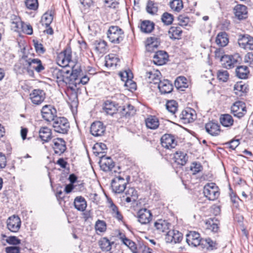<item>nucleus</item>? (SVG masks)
<instances>
[{
  "label": "nucleus",
  "instance_id": "obj_59",
  "mask_svg": "<svg viewBox=\"0 0 253 253\" xmlns=\"http://www.w3.org/2000/svg\"><path fill=\"white\" fill-rule=\"evenodd\" d=\"M178 24L181 26H185L190 21L189 18L184 15H180L177 17Z\"/></svg>",
  "mask_w": 253,
  "mask_h": 253
},
{
  "label": "nucleus",
  "instance_id": "obj_3",
  "mask_svg": "<svg viewBox=\"0 0 253 253\" xmlns=\"http://www.w3.org/2000/svg\"><path fill=\"white\" fill-rule=\"evenodd\" d=\"M107 38L109 41L115 44L122 42L125 37L123 30L117 26H111L107 31Z\"/></svg>",
  "mask_w": 253,
  "mask_h": 253
},
{
  "label": "nucleus",
  "instance_id": "obj_7",
  "mask_svg": "<svg viewBox=\"0 0 253 253\" xmlns=\"http://www.w3.org/2000/svg\"><path fill=\"white\" fill-rule=\"evenodd\" d=\"M41 113L42 118L47 122L53 121L57 117L56 109L50 105L43 106Z\"/></svg>",
  "mask_w": 253,
  "mask_h": 253
},
{
  "label": "nucleus",
  "instance_id": "obj_30",
  "mask_svg": "<svg viewBox=\"0 0 253 253\" xmlns=\"http://www.w3.org/2000/svg\"><path fill=\"white\" fill-rule=\"evenodd\" d=\"M39 133L40 138L43 142H48L51 139V130L47 127H42L41 128Z\"/></svg>",
  "mask_w": 253,
  "mask_h": 253
},
{
  "label": "nucleus",
  "instance_id": "obj_17",
  "mask_svg": "<svg viewBox=\"0 0 253 253\" xmlns=\"http://www.w3.org/2000/svg\"><path fill=\"white\" fill-rule=\"evenodd\" d=\"M179 118L184 124L192 122L196 118L195 112L191 108H187L182 111L179 115Z\"/></svg>",
  "mask_w": 253,
  "mask_h": 253
},
{
  "label": "nucleus",
  "instance_id": "obj_42",
  "mask_svg": "<svg viewBox=\"0 0 253 253\" xmlns=\"http://www.w3.org/2000/svg\"><path fill=\"white\" fill-rule=\"evenodd\" d=\"M154 28L153 22L149 20H144L141 22L140 25L141 31L145 33H151Z\"/></svg>",
  "mask_w": 253,
  "mask_h": 253
},
{
  "label": "nucleus",
  "instance_id": "obj_47",
  "mask_svg": "<svg viewBox=\"0 0 253 253\" xmlns=\"http://www.w3.org/2000/svg\"><path fill=\"white\" fill-rule=\"evenodd\" d=\"M178 104L176 101L170 100L167 101L166 108L172 114H174L177 111Z\"/></svg>",
  "mask_w": 253,
  "mask_h": 253
},
{
  "label": "nucleus",
  "instance_id": "obj_4",
  "mask_svg": "<svg viewBox=\"0 0 253 253\" xmlns=\"http://www.w3.org/2000/svg\"><path fill=\"white\" fill-rule=\"evenodd\" d=\"M54 130L60 133H67L70 125L68 120L65 117H56L53 121L52 124Z\"/></svg>",
  "mask_w": 253,
  "mask_h": 253
},
{
  "label": "nucleus",
  "instance_id": "obj_13",
  "mask_svg": "<svg viewBox=\"0 0 253 253\" xmlns=\"http://www.w3.org/2000/svg\"><path fill=\"white\" fill-rule=\"evenodd\" d=\"M106 127L103 123L100 121L93 122L90 128L91 134L95 137L101 136L105 133Z\"/></svg>",
  "mask_w": 253,
  "mask_h": 253
},
{
  "label": "nucleus",
  "instance_id": "obj_55",
  "mask_svg": "<svg viewBox=\"0 0 253 253\" xmlns=\"http://www.w3.org/2000/svg\"><path fill=\"white\" fill-rule=\"evenodd\" d=\"M217 77L219 81L225 82L229 78V74L226 70H219L217 72Z\"/></svg>",
  "mask_w": 253,
  "mask_h": 253
},
{
  "label": "nucleus",
  "instance_id": "obj_57",
  "mask_svg": "<svg viewBox=\"0 0 253 253\" xmlns=\"http://www.w3.org/2000/svg\"><path fill=\"white\" fill-rule=\"evenodd\" d=\"M95 230L100 232H104L106 229V224L105 221L98 220L95 225Z\"/></svg>",
  "mask_w": 253,
  "mask_h": 253
},
{
  "label": "nucleus",
  "instance_id": "obj_35",
  "mask_svg": "<svg viewBox=\"0 0 253 253\" xmlns=\"http://www.w3.org/2000/svg\"><path fill=\"white\" fill-rule=\"evenodd\" d=\"M187 159V154L182 152H176L173 157L174 162L181 166L185 165Z\"/></svg>",
  "mask_w": 253,
  "mask_h": 253
},
{
  "label": "nucleus",
  "instance_id": "obj_29",
  "mask_svg": "<svg viewBox=\"0 0 253 253\" xmlns=\"http://www.w3.org/2000/svg\"><path fill=\"white\" fill-rule=\"evenodd\" d=\"M146 127L151 129H156L159 126L158 119L155 116L150 115L145 120Z\"/></svg>",
  "mask_w": 253,
  "mask_h": 253
},
{
  "label": "nucleus",
  "instance_id": "obj_19",
  "mask_svg": "<svg viewBox=\"0 0 253 253\" xmlns=\"http://www.w3.org/2000/svg\"><path fill=\"white\" fill-rule=\"evenodd\" d=\"M168 54L166 51H158L153 56V62L156 65H163L168 61Z\"/></svg>",
  "mask_w": 253,
  "mask_h": 253
},
{
  "label": "nucleus",
  "instance_id": "obj_25",
  "mask_svg": "<svg viewBox=\"0 0 253 253\" xmlns=\"http://www.w3.org/2000/svg\"><path fill=\"white\" fill-rule=\"evenodd\" d=\"M206 131L212 136L218 135L220 132V126L218 124L213 122H209L206 124Z\"/></svg>",
  "mask_w": 253,
  "mask_h": 253
},
{
  "label": "nucleus",
  "instance_id": "obj_53",
  "mask_svg": "<svg viewBox=\"0 0 253 253\" xmlns=\"http://www.w3.org/2000/svg\"><path fill=\"white\" fill-rule=\"evenodd\" d=\"M146 10L148 13L154 14L157 12L158 7L153 1L149 0L147 4Z\"/></svg>",
  "mask_w": 253,
  "mask_h": 253
},
{
  "label": "nucleus",
  "instance_id": "obj_24",
  "mask_svg": "<svg viewBox=\"0 0 253 253\" xmlns=\"http://www.w3.org/2000/svg\"><path fill=\"white\" fill-rule=\"evenodd\" d=\"M158 88L162 94H167L171 92L173 86L168 80L160 81L158 83Z\"/></svg>",
  "mask_w": 253,
  "mask_h": 253
},
{
  "label": "nucleus",
  "instance_id": "obj_39",
  "mask_svg": "<svg viewBox=\"0 0 253 253\" xmlns=\"http://www.w3.org/2000/svg\"><path fill=\"white\" fill-rule=\"evenodd\" d=\"M228 38L226 33L221 32L217 35L215 40V42L217 45L224 47L228 44Z\"/></svg>",
  "mask_w": 253,
  "mask_h": 253
},
{
  "label": "nucleus",
  "instance_id": "obj_1",
  "mask_svg": "<svg viewBox=\"0 0 253 253\" xmlns=\"http://www.w3.org/2000/svg\"><path fill=\"white\" fill-rule=\"evenodd\" d=\"M24 68L26 70L27 74L31 77L34 76L35 70L37 72L40 73L44 69L42 65V61L37 58H28L25 60Z\"/></svg>",
  "mask_w": 253,
  "mask_h": 253
},
{
  "label": "nucleus",
  "instance_id": "obj_11",
  "mask_svg": "<svg viewBox=\"0 0 253 253\" xmlns=\"http://www.w3.org/2000/svg\"><path fill=\"white\" fill-rule=\"evenodd\" d=\"M21 223V219L18 216L13 215L7 219V228L12 232H17L20 228Z\"/></svg>",
  "mask_w": 253,
  "mask_h": 253
},
{
  "label": "nucleus",
  "instance_id": "obj_44",
  "mask_svg": "<svg viewBox=\"0 0 253 253\" xmlns=\"http://www.w3.org/2000/svg\"><path fill=\"white\" fill-rule=\"evenodd\" d=\"M72 75L69 74V75H66L63 83H65L66 84H69L70 87L73 88V86H71L70 85H74L75 87L77 86V84H78V82L79 79L76 77H72Z\"/></svg>",
  "mask_w": 253,
  "mask_h": 253
},
{
  "label": "nucleus",
  "instance_id": "obj_50",
  "mask_svg": "<svg viewBox=\"0 0 253 253\" xmlns=\"http://www.w3.org/2000/svg\"><path fill=\"white\" fill-rule=\"evenodd\" d=\"M187 79L184 77H178L174 82L175 86L181 90H183V88L187 87L186 83Z\"/></svg>",
  "mask_w": 253,
  "mask_h": 253
},
{
  "label": "nucleus",
  "instance_id": "obj_34",
  "mask_svg": "<svg viewBox=\"0 0 253 253\" xmlns=\"http://www.w3.org/2000/svg\"><path fill=\"white\" fill-rule=\"evenodd\" d=\"M126 198L125 201L126 203L130 202H135L138 197L137 192L133 187L128 188L125 192Z\"/></svg>",
  "mask_w": 253,
  "mask_h": 253
},
{
  "label": "nucleus",
  "instance_id": "obj_16",
  "mask_svg": "<svg viewBox=\"0 0 253 253\" xmlns=\"http://www.w3.org/2000/svg\"><path fill=\"white\" fill-rule=\"evenodd\" d=\"M152 214L150 211L146 208L141 209L137 212L138 221L142 224H146L151 220Z\"/></svg>",
  "mask_w": 253,
  "mask_h": 253
},
{
  "label": "nucleus",
  "instance_id": "obj_22",
  "mask_svg": "<svg viewBox=\"0 0 253 253\" xmlns=\"http://www.w3.org/2000/svg\"><path fill=\"white\" fill-rule=\"evenodd\" d=\"M161 73L158 70H153L146 73L145 77L148 82L157 84L160 80Z\"/></svg>",
  "mask_w": 253,
  "mask_h": 253
},
{
  "label": "nucleus",
  "instance_id": "obj_49",
  "mask_svg": "<svg viewBox=\"0 0 253 253\" xmlns=\"http://www.w3.org/2000/svg\"><path fill=\"white\" fill-rule=\"evenodd\" d=\"M119 76L121 78V80L125 82V85L126 86L128 85V83L131 82V79L132 78V75L130 71H125L124 72H120Z\"/></svg>",
  "mask_w": 253,
  "mask_h": 253
},
{
  "label": "nucleus",
  "instance_id": "obj_45",
  "mask_svg": "<svg viewBox=\"0 0 253 253\" xmlns=\"http://www.w3.org/2000/svg\"><path fill=\"white\" fill-rule=\"evenodd\" d=\"M206 228L212 231L213 232H217L218 230V221L213 219H210L206 222Z\"/></svg>",
  "mask_w": 253,
  "mask_h": 253
},
{
  "label": "nucleus",
  "instance_id": "obj_63",
  "mask_svg": "<svg viewBox=\"0 0 253 253\" xmlns=\"http://www.w3.org/2000/svg\"><path fill=\"white\" fill-rule=\"evenodd\" d=\"M6 253H19L20 248L16 246L7 247L5 249Z\"/></svg>",
  "mask_w": 253,
  "mask_h": 253
},
{
  "label": "nucleus",
  "instance_id": "obj_62",
  "mask_svg": "<svg viewBox=\"0 0 253 253\" xmlns=\"http://www.w3.org/2000/svg\"><path fill=\"white\" fill-rule=\"evenodd\" d=\"M244 62L251 66H253V52L247 53L244 56Z\"/></svg>",
  "mask_w": 253,
  "mask_h": 253
},
{
  "label": "nucleus",
  "instance_id": "obj_38",
  "mask_svg": "<svg viewBox=\"0 0 253 253\" xmlns=\"http://www.w3.org/2000/svg\"><path fill=\"white\" fill-rule=\"evenodd\" d=\"M249 90L247 86L241 82L237 83L234 86L235 93L240 96H243Z\"/></svg>",
  "mask_w": 253,
  "mask_h": 253
},
{
  "label": "nucleus",
  "instance_id": "obj_43",
  "mask_svg": "<svg viewBox=\"0 0 253 253\" xmlns=\"http://www.w3.org/2000/svg\"><path fill=\"white\" fill-rule=\"evenodd\" d=\"M113 243H111L107 238H101L98 242L99 246L100 249L103 251L108 252L111 250L112 244Z\"/></svg>",
  "mask_w": 253,
  "mask_h": 253
},
{
  "label": "nucleus",
  "instance_id": "obj_41",
  "mask_svg": "<svg viewBox=\"0 0 253 253\" xmlns=\"http://www.w3.org/2000/svg\"><path fill=\"white\" fill-rule=\"evenodd\" d=\"M53 12L50 11L45 13L42 17L41 23L42 25H45V27L50 26L53 19Z\"/></svg>",
  "mask_w": 253,
  "mask_h": 253
},
{
  "label": "nucleus",
  "instance_id": "obj_8",
  "mask_svg": "<svg viewBox=\"0 0 253 253\" xmlns=\"http://www.w3.org/2000/svg\"><path fill=\"white\" fill-rule=\"evenodd\" d=\"M241 60V58L238 53L232 55H224V56L222 57V63L225 68L231 69L239 63Z\"/></svg>",
  "mask_w": 253,
  "mask_h": 253
},
{
  "label": "nucleus",
  "instance_id": "obj_60",
  "mask_svg": "<svg viewBox=\"0 0 253 253\" xmlns=\"http://www.w3.org/2000/svg\"><path fill=\"white\" fill-rule=\"evenodd\" d=\"M123 244L128 247L133 253L136 252L137 247L135 243L129 239L125 238Z\"/></svg>",
  "mask_w": 253,
  "mask_h": 253
},
{
  "label": "nucleus",
  "instance_id": "obj_31",
  "mask_svg": "<svg viewBox=\"0 0 253 253\" xmlns=\"http://www.w3.org/2000/svg\"><path fill=\"white\" fill-rule=\"evenodd\" d=\"M70 71L66 70L65 69H55L53 72V76L54 78L57 79L58 83L64 82L66 75H69Z\"/></svg>",
  "mask_w": 253,
  "mask_h": 253
},
{
  "label": "nucleus",
  "instance_id": "obj_21",
  "mask_svg": "<svg viewBox=\"0 0 253 253\" xmlns=\"http://www.w3.org/2000/svg\"><path fill=\"white\" fill-rule=\"evenodd\" d=\"M200 234L195 231H191L187 235L186 242L189 245L194 247L199 246L201 243Z\"/></svg>",
  "mask_w": 253,
  "mask_h": 253
},
{
  "label": "nucleus",
  "instance_id": "obj_26",
  "mask_svg": "<svg viewBox=\"0 0 253 253\" xmlns=\"http://www.w3.org/2000/svg\"><path fill=\"white\" fill-rule=\"evenodd\" d=\"M103 109L107 114L112 116L117 113L118 107L115 102L107 100L104 103Z\"/></svg>",
  "mask_w": 253,
  "mask_h": 253
},
{
  "label": "nucleus",
  "instance_id": "obj_2",
  "mask_svg": "<svg viewBox=\"0 0 253 253\" xmlns=\"http://www.w3.org/2000/svg\"><path fill=\"white\" fill-rule=\"evenodd\" d=\"M129 180V176L126 175V178L122 176L121 172L119 173V175L116 176L112 180L111 187L113 191L116 193H122L126 188V185Z\"/></svg>",
  "mask_w": 253,
  "mask_h": 253
},
{
  "label": "nucleus",
  "instance_id": "obj_6",
  "mask_svg": "<svg viewBox=\"0 0 253 253\" xmlns=\"http://www.w3.org/2000/svg\"><path fill=\"white\" fill-rule=\"evenodd\" d=\"M72 54L70 49H65L59 53L57 57V62L58 65L62 67L70 66L73 64L72 61Z\"/></svg>",
  "mask_w": 253,
  "mask_h": 253
},
{
  "label": "nucleus",
  "instance_id": "obj_28",
  "mask_svg": "<svg viewBox=\"0 0 253 253\" xmlns=\"http://www.w3.org/2000/svg\"><path fill=\"white\" fill-rule=\"evenodd\" d=\"M234 14L239 19H243L247 17V10L245 5L238 4L234 8Z\"/></svg>",
  "mask_w": 253,
  "mask_h": 253
},
{
  "label": "nucleus",
  "instance_id": "obj_15",
  "mask_svg": "<svg viewBox=\"0 0 253 253\" xmlns=\"http://www.w3.org/2000/svg\"><path fill=\"white\" fill-rule=\"evenodd\" d=\"M162 146L168 149L175 148L177 145V141L173 135L169 134H165L161 139Z\"/></svg>",
  "mask_w": 253,
  "mask_h": 253
},
{
  "label": "nucleus",
  "instance_id": "obj_37",
  "mask_svg": "<svg viewBox=\"0 0 253 253\" xmlns=\"http://www.w3.org/2000/svg\"><path fill=\"white\" fill-rule=\"evenodd\" d=\"M250 73L248 68L246 66H240L236 69V76L241 79H246Z\"/></svg>",
  "mask_w": 253,
  "mask_h": 253
},
{
  "label": "nucleus",
  "instance_id": "obj_5",
  "mask_svg": "<svg viewBox=\"0 0 253 253\" xmlns=\"http://www.w3.org/2000/svg\"><path fill=\"white\" fill-rule=\"evenodd\" d=\"M205 196L209 200L214 201L219 196L218 187L214 183H208L204 187Z\"/></svg>",
  "mask_w": 253,
  "mask_h": 253
},
{
  "label": "nucleus",
  "instance_id": "obj_61",
  "mask_svg": "<svg viewBox=\"0 0 253 253\" xmlns=\"http://www.w3.org/2000/svg\"><path fill=\"white\" fill-rule=\"evenodd\" d=\"M34 45L36 52L39 54H43L45 52V50L43 45L39 43L37 41L34 40Z\"/></svg>",
  "mask_w": 253,
  "mask_h": 253
},
{
  "label": "nucleus",
  "instance_id": "obj_48",
  "mask_svg": "<svg viewBox=\"0 0 253 253\" xmlns=\"http://www.w3.org/2000/svg\"><path fill=\"white\" fill-rule=\"evenodd\" d=\"M94 44L95 50L100 53L104 52L106 49L107 43L104 41L101 40L95 41Z\"/></svg>",
  "mask_w": 253,
  "mask_h": 253
},
{
  "label": "nucleus",
  "instance_id": "obj_40",
  "mask_svg": "<svg viewBox=\"0 0 253 253\" xmlns=\"http://www.w3.org/2000/svg\"><path fill=\"white\" fill-rule=\"evenodd\" d=\"M220 122L225 127H230L233 125L234 120L230 115L225 114L220 116Z\"/></svg>",
  "mask_w": 253,
  "mask_h": 253
},
{
  "label": "nucleus",
  "instance_id": "obj_51",
  "mask_svg": "<svg viewBox=\"0 0 253 253\" xmlns=\"http://www.w3.org/2000/svg\"><path fill=\"white\" fill-rule=\"evenodd\" d=\"M156 40L154 38H150L147 40L148 43L146 45V49L148 52H153L155 51V49L157 48L158 44L157 42L154 41Z\"/></svg>",
  "mask_w": 253,
  "mask_h": 253
},
{
  "label": "nucleus",
  "instance_id": "obj_36",
  "mask_svg": "<svg viewBox=\"0 0 253 253\" xmlns=\"http://www.w3.org/2000/svg\"><path fill=\"white\" fill-rule=\"evenodd\" d=\"M169 38L171 39H180L182 33V30L178 26H171L169 30Z\"/></svg>",
  "mask_w": 253,
  "mask_h": 253
},
{
  "label": "nucleus",
  "instance_id": "obj_14",
  "mask_svg": "<svg viewBox=\"0 0 253 253\" xmlns=\"http://www.w3.org/2000/svg\"><path fill=\"white\" fill-rule=\"evenodd\" d=\"M30 98L33 104L40 105L44 100L45 93L42 90L34 89L30 94Z\"/></svg>",
  "mask_w": 253,
  "mask_h": 253
},
{
  "label": "nucleus",
  "instance_id": "obj_64",
  "mask_svg": "<svg viewBox=\"0 0 253 253\" xmlns=\"http://www.w3.org/2000/svg\"><path fill=\"white\" fill-rule=\"evenodd\" d=\"M22 31L27 35H32L33 34V28L30 25L24 24L23 23Z\"/></svg>",
  "mask_w": 253,
  "mask_h": 253
},
{
  "label": "nucleus",
  "instance_id": "obj_58",
  "mask_svg": "<svg viewBox=\"0 0 253 253\" xmlns=\"http://www.w3.org/2000/svg\"><path fill=\"white\" fill-rule=\"evenodd\" d=\"M25 5L30 9L36 10L38 7V0H26Z\"/></svg>",
  "mask_w": 253,
  "mask_h": 253
},
{
  "label": "nucleus",
  "instance_id": "obj_32",
  "mask_svg": "<svg viewBox=\"0 0 253 253\" xmlns=\"http://www.w3.org/2000/svg\"><path fill=\"white\" fill-rule=\"evenodd\" d=\"M75 208L79 211H84L87 206L85 199L82 196L77 197L74 202Z\"/></svg>",
  "mask_w": 253,
  "mask_h": 253
},
{
  "label": "nucleus",
  "instance_id": "obj_46",
  "mask_svg": "<svg viewBox=\"0 0 253 253\" xmlns=\"http://www.w3.org/2000/svg\"><path fill=\"white\" fill-rule=\"evenodd\" d=\"M169 6L172 10L179 12L183 7L182 0H172L169 2Z\"/></svg>",
  "mask_w": 253,
  "mask_h": 253
},
{
  "label": "nucleus",
  "instance_id": "obj_56",
  "mask_svg": "<svg viewBox=\"0 0 253 253\" xmlns=\"http://www.w3.org/2000/svg\"><path fill=\"white\" fill-rule=\"evenodd\" d=\"M3 237H6V242L10 245H17L20 244L21 241L20 239L17 238L15 236H9L7 237L5 235H2Z\"/></svg>",
  "mask_w": 253,
  "mask_h": 253
},
{
  "label": "nucleus",
  "instance_id": "obj_9",
  "mask_svg": "<svg viewBox=\"0 0 253 253\" xmlns=\"http://www.w3.org/2000/svg\"><path fill=\"white\" fill-rule=\"evenodd\" d=\"M239 46L247 50H253V37L249 35H240L238 40Z\"/></svg>",
  "mask_w": 253,
  "mask_h": 253
},
{
  "label": "nucleus",
  "instance_id": "obj_18",
  "mask_svg": "<svg viewBox=\"0 0 253 253\" xmlns=\"http://www.w3.org/2000/svg\"><path fill=\"white\" fill-rule=\"evenodd\" d=\"M100 165L101 169L105 171H113L116 172V170L113 169L115 168V164L110 157L101 156Z\"/></svg>",
  "mask_w": 253,
  "mask_h": 253
},
{
  "label": "nucleus",
  "instance_id": "obj_20",
  "mask_svg": "<svg viewBox=\"0 0 253 253\" xmlns=\"http://www.w3.org/2000/svg\"><path fill=\"white\" fill-rule=\"evenodd\" d=\"M166 236L167 242L174 244L180 243L183 238L182 234L177 230H169Z\"/></svg>",
  "mask_w": 253,
  "mask_h": 253
},
{
  "label": "nucleus",
  "instance_id": "obj_12",
  "mask_svg": "<svg viewBox=\"0 0 253 253\" xmlns=\"http://www.w3.org/2000/svg\"><path fill=\"white\" fill-rule=\"evenodd\" d=\"M51 146L54 154L60 156L66 150V142L63 139L56 138L53 139Z\"/></svg>",
  "mask_w": 253,
  "mask_h": 253
},
{
  "label": "nucleus",
  "instance_id": "obj_54",
  "mask_svg": "<svg viewBox=\"0 0 253 253\" xmlns=\"http://www.w3.org/2000/svg\"><path fill=\"white\" fill-rule=\"evenodd\" d=\"M70 67L72 68V72H70V74L72 75V77H76L78 78V76L81 72L80 64L78 63L74 64V63L73 64H71Z\"/></svg>",
  "mask_w": 253,
  "mask_h": 253
},
{
  "label": "nucleus",
  "instance_id": "obj_33",
  "mask_svg": "<svg viewBox=\"0 0 253 253\" xmlns=\"http://www.w3.org/2000/svg\"><path fill=\"white\" fill-rule=\"evenodd\" d=\"M11 28L15 32H19L22 30L23 23L21 21L20 18L15 15H13L11 18Z\"/></svg>",
  "mask_w": 253,
  "mask_h": 253
},
{
  "label": "nucleus",
  "instance_id": "obj_10",
  "mask_svg": "<svg viewBox=\"0 0 253 253\" xmlns=\"http://www.w3.org/2000/svg\"><path fill=\"white\" fill-rule=\"evenodd\" d=\"M231 111L234 116L241 118L247 113L246 104L243 101H236L231 106Z\"/></svg>",
  "mask_w": 253,
  "mask_h": 253
},
{
  "label": "nucleus",
  "instance_id": "obj_23",
  "mask_svg": "<svg viewBox=\"0 0 253 253\" xmlns=\"http://www.w3.org/2000/svg\"><path fill=\"white\" fill-rule=\"evenodd\" d=\"M154 226L159 233H166L167 235L171 224L165 220L159 219L155 222Z\"/></svg>",
  "mask_w": 253,
  "mask_h": 253
},
{
  "label": "nucleus",
  "instance_id": "obj_52",
  "mask_svg": "<svg viewBox=\"0 0 253 253\" xmlns=\"http://www.w3.org/2000/svg\"><path fill=\"white\" fill-rule=\"evenodd\" d=\"M161 20L165 25H169L173 21V16L168 12H165L162 15Z\"/></svg>",
  "mask_w": 253,
  "mask_h": 253
},
{
  "label": "nucleus",
  "instance_id": "obj_27",
  "mask_svg": "<svg viewBox=\"0 0 253 253\" xmlns=\"http://www.w3.org/2000/svg\"><path fill=\"white\" fill-rule=\"evenodd\" d=\"M107 203L108 204V207L110 209L113 216L118 220H122L123 216L119 211L118 208L114 204L112 199L108 198Z\"/></svg>",
  "mask_w": 253,
  "mask_h": 253
}]
</instances>
